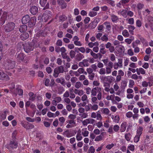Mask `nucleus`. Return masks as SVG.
<instances>
[{"label":"nucleus","instance_id":"nucleus-25","mask_svg":"<svg viewBox=\"0 0 153 153\" xmlns=\"http://www.w3.org/2000/svg\"><path fill=\"white\" fill-rule=\"evenodd\" d=\"M79 66L82 67L83 66L87 67L89 65L88 61L87 59H84L82 62H79Z\"/></svg>","mask_w":153,"mask_h":153},{"label":"nucleus","instance_id":"nucleus-52","mask_svg":"<svg viewBox=\"0 0 153 153\" xmlns=\"http://www.w3.org/2000/svg\"><path fill=\"white\" fill-rule=\"evenodd\" d=\"M95 125L99 128H100L103 126V123L101 120H100L99 121L97 122Z\"/></svg>","mask_w":153,"mask_h":153},{"label":"nucleus","instance_id":"nucleus-1","mask_svg":"<svg viewBox=\"0 0 153 153\" xmlns=\"http://www.w3.org/2000/svg\"><path fill=\"white\" fill-rule=\"evenodd\" d=\"M101 81L103 83V86L105 91L108 93L109 92L111 94L114 93L113 88L110 87V83L113 81V77L111 76H100V77Z\"/></svg>","mask_w":153,"mask_h":153},{"label":"nucleus","instance_id":"nucleus-53","mask_svg":"<svg viewBox=\"0 0 153 153\" xmlns=\"http://www.w3.org/2000/svg\"><path fill=\"white\" fill-rule=\"evenodd\" d=\"M136 25L137 27L140 28L142 25V22L140 20L137 19L136 21Z\"/></svg>","mask_w":153,"mask_h":153},{"label":"nucleus","instance_id":"nucleus-5","mask_svg":"<svg viewBox=\"0 0 153 153\" xmlns=\"http://www.w3.org/2000/svg\"><path fill=\"white\" fill-rule=\"evenodd\" d=\"M15 63L14 61L8 59L5 62L4 65L6 69H11L15 67Z\"/></svg>","mask_w":153,"mask_h":153},{"label":"nucleus","instance_id":"nucleus-64","mask_svg":"<svg viewBox=\"0 0 153 153\" xmlns=\"http://www.w3.org/2000/svg\"><path fill=\"white\" fill-rule=\"evenodd\" d=\"M140 137V136L136 134L134 139V142H138L139 140Z\"/></svg>","mask_w":153,"mask_h":153},{"label":"nucleus","instance_id":"nucleus-37","mask_svg":"<svg viewBox=\"0 0 153 153\" xmlns=\"http://www.w3.org/2000/svg\"><path fill=\"white\" fill-rule=\"evenodd\" d=\"M128 28L129 31L131 35L133 34L134 30L135 29V27L134 26L131 25H128Z\"/></svg>","mask_w":153,"mask_h":153},{"label":"nucleus","instance_id":"nucleus-16","mask_svg":"<svg viewBox=\"0 0 153 153\" xmlns=\"http://www.w3.org/2000/svg\"><path fill=\"white\" fill-rule=\"evenodd\" d=\"M34 47L29 44H27L24 45V49L25 51L27 53H29L33 50Z\"/></svg>","mask_w":153,"mask_h":153},{"label":"nucleus","instance_id":"nucleus-14","mask_svg":"<svg viewBox=\"0 0 153 153\" xmlns=\"http://www.w3.org/2000/svg\"><path fill=\"white\" fill-rule=\"evenodd\" d=\"M30 107L31 108L33 109V112L32 113H29L27 109H26V112L28 116L33 117L34 116L35 112L36 111V107L34 104H32L30 105Z\"/></svg>","mask_w":153,"mask_h":153},{"label":"nucleus","instance_id":"nucleus-2","mask_svg":"<svg viewBox=\"0 0 153 153\" xmlns=\"http://www.w3.org/2000/svg\"><path fill=\"white\" fill-rule=\"evenodd\" d=\"M103 25L105 26L106 29L108 31H105V33L101 38H111L112 36H110V35L111 33V32L110 31L111 29V26L110 25V22H106L103 23Z\"/></svg>","mask_w":153,"mask_h":153},{"label":"nucleus","instance_id":"nucleus-15","mask_svg":"<svg viewBox=\"0 0 153 153\" xmlns=\"http://www.w3.org/2000/svg\"><path fill=\"white\" fill-rule=\"evenodd\" d=\"M57 2L62 9H64L67 7V4L65 0H57Z\"/></svg>","mask_w":153,"mask_h":153},{"label":"nucleus","instance_id":"nucleus-60","mask_svg":"<svg viewBox=\"0 0 153 153\" xmlns=\"http://www.w3.org/2000/svg\"><path fill=\"white\" fill-rule=\"evenodd\" d=\"M144 6L143 4L139 3L137 4V7L138 9L140 10L144 7Z\"/></svg>","mask_w":153,"mask_h":153},{"label":"nucleus","instance_id":"nucleus-10","mask_svg":"<svg viewBox=\"0 0 153 153\" xmlns=\"http://www.w3.org/2000/svg\"><path fill=\"white\" fill-rule=\"evenodd\" d=\"M99 111L97 112V113L94 112H92L91 114V117L93 118H96L97 120H102V117Z\"/></svg>","mask_w":153,"mask_h":153},{"label":"nucleus","instance_id":"nucleus-33","mask_svg":"<svg viewBox=\"0 0 153 153\" xmlns=\"http://www.w3.org/2000/svg\"><path fill=\"white\" fill-rule=\"evenodd\" d=\"M6 116L7 114L6 111L1 112L0 113V119L1 120H5L6 118Z\"/></svg>","mask_w":153,"mask_h":153},{"label":"nucleus","instance_id":"nucleus-38","mask_svg":"<svg viewBox=\"0 0 153 153\" xmlns=\"http://www.w3.org/2000/svg\"><path fill=\"white\" fill-rule=\"evenodd\" d=\"M111 118L113 119V121L115 123H118L120 120V117L118 115H117L114 117V115H112Z\"/></svg>","mask_w":153,"mask_h":153},{"label":"nucleus","instance_id":"nucleus-32","mask_svg":"<svg viewBox=\"0 0 153 153\" xmlns=\"http://www.w3.org/2000/svg\"><path fill=\"white\" fill-rule=\"evenodd\" d=\"M103 132H102L100 134L97 136L95 137L94 141H99L102 140L103 137Z\"/></svg>","mask_w":153,"mask_h":153},{"label":"nucleus","instance_id":"nucleus-20","mask_svg":"<svg viewBox=\"0 0 153 153\" xmlns=\"http://www.w3.org/2000/svg\"><path fill=\"white\" fill-rule=\"evenodd\" d=\"M98 22L97 20L95 19L93 22H91L88 25V27L91 29L94 28L97 26Z\"/></svg>","mask_w":153,"mask_h":153},{"label":"nucleus","instance_id":"nucleus-55","mask_svg":"<svg viewBox=\"0 0 153 153\" xmlns=\"http://www.w3.org/2000/svg\"><path fill=\"white\" fill-rule=\"evenodd\" d=\"M151 11L148 9H146L143 12V15L146 16L149 15Z\"/></svg>","mask_w":153,"mask_h":153},{"label":"nucleus","instance_id":"nucleus-24","mask_svg":"<svg viewBox=\"0 0 153 153\" xmlns=\"http://www.w3.org/2000/svg\"><path fill=\"white\" fill-rule=\"evenodd\" d=\"M0 79L7 80L9 79L8 76L1 71H0Z\"/></svg>","mask_w":153,"mask_h":153},{"label":"nucleus","instance_id":"nucleus-51","mask_svg":"<svg viewBox=\"0 0 153 153\" xmlns=\"http://www.w3.org/2000/svg\"><path fill=\"white\" fill-rule=\"evenodd\" d=\"M115 97L114 94L109 95H108L106 97V99L108 100H113Z\"/></svg>","mask_w":153,"mask_h":153},{"label":"nucleus","instance_id":"nucleus-27","mask_svg":"<svg viewBox=\"0 0 153 153\" xmlns=\"http://www.w3.org/2000/svg\"><path fill=\"white\" fill-rule=\"evenodd\" d=\"M127 126V123L126 122H123L120 126V131L121 132L125 131L126 130Z\"/></svg>","mask_w":153,"mask_h":153},{"label":"nucleus","instance_id":"nucleus-58","mask_svg":"<svg viewBox=\"0 0 153 153\" xmlns=\"http://www.w3.org/2000/svg\"><path fill=\"white\" fill-rule=\"evenodd\" d=\"M47 0H40L39 4L42 7H44L47 3Z\"/></svg>","mask_w":153,"mask_h":153},{"label":"nucleus","instance_id":"nucleus-47","mask_svg":"<svg viewBox=\"0 0 153 153\" xmlns=\"http://www.w3.org/2000/svg\"><path fill=\"white\" fill-rule=\"evenodd\" d=\"M125 137L127 141H129L131 138V135L130 133H126L125 135Z\"/></svg>","mask_w":153,"mask_h":153},{"label":"nucleus","instance_id":"nucleus-59","mask_svg":"<svg viewBox=\"0 0 153 153\" xmlns=\"http://www.w3.org/2000/svg\"><path fill=\"white\" fill-rule=\"evenodd\" d=\"M59 120L60 122V125L61 126H62L65 121V118L63 117H61L59 118Z\"/></svg>","mask_w":153,"mask_h":153},{"label":"nucleus","instance_id":"nucleus-31","mask_svg":"<svg viewBox=\"0 0 153 153\" xmlns=\"http://www.w3.org/2000/svg\"><path fill=\"white\" fill-rule=\"evenodd\" d=\"M27 26L25 25H23L20 26L19 31L21 32L25 31L27 30Z\"/></svg>","mask_w":153,"mask_h":153},{"label":"nucleus","instance_id":"nucleus-39","mask_svg":"<svg viewBox=\"0 0 153 153\" xmlns=\"http://www.w3.org/2000/svg\"><path fill=\"white\" fill-rule=\"evenodd\" d=\"M127 10L123 9L121 11H120V14L124 18L127 17Z\"/></svg>","mask_w":153,"mask_h":153},{"label":"nucleus","instance_id":"nucleus-44","mask_svg":"<svg viewBox=\"0 0 153 153\" xmlns=\"http://www.w3.org/2000/svg\"><path fill=\"white\" fill-rule=\"evenodd\" d=\"M29 99L32 101H33L35 100V96L33 93L30 92L29 94Z\"/></svg>","mask_w":153,"mask_h":153},{"label":"nucleus","instance_id":"nucleus-9","mask_svg":"<svg viewBox=\"0 0 153 153\" xmlns=\"http://www.w3.org/2000/svg\"><path fill=\"white\" fill-rule=\"evenodd\" d=\"M53 99L52 102V104L54 105H56L57 103L60 102L61 101V98L60 97H57L55 94H53L52 97Z\"/></svg>","mask_w":153,"mask_h":153},{"label":"nucleus","instance_id":"nucleus-57","mask_svg":"<svg viewBox=\"0 0 153 153\" xmlns=\"http://www.w3.org/2000/svg\"><path fill=\"white\" fill-rule=\"evenodd\" d=\"M79 115L81 116V117L82 119L86 118L88 116V113H83L82 114H79Z\"/></svg>","mask_w":153,"mask_h":153},{"label":"nucleus","instance_id":"nucleus-12","mask_svg":"<svg viewBox=\"0 0 153 153\" xmlns=\"http://www.w3.org/2000/svg\"><path fill=\"white\" fill-rule=\"evenodd\" d=\"M68 124L66 126V128H68L75 127L76 125V120H68L67 121Z\"/></svg>","mask_w":153,"mask_h":153},{"label":"nucleus","instance_id":"nucleus-46","mask_svg":"<svg viewBox=\"0 0 153 153\" xmlns=\"http://www.w3.org/2000/svg\"><path fill=\"white\" fill-rule=\"evenodd\" d=\"M56 81L57 83H59L62 85H64L65 83V80L63 78H58L56 79Z\"/></svg>","mask_w":153,"mask_h":153},{"label":"nucleus","instance_id":"nucleus-29","mask_svg":"<svg viewBox=\"0 0 153 153\" xmlns=\"http://www.w3.org/2000/svg\"><path fill=\"white\" fill-rule=\"evenodd\" d=\"M111 18L112 22L113 23H117L119 20L118 17L114 14L111 15Z\"/></svg>","mask_w":153,"mask_h":153},{"label":"nucleus","instance_id":"nucleus-35","mask_svg":"<svg viewBox=\"0 0 153 153\" xmlns=\"http://www.w3.org/2000/svg\"><path fill=\"white\" fill-rule=\"evenodd\" d=\"M84 58V56L83 54L81 53H79L77 54L75 57L76 59V60L79 61L81 60Z\"/></svg>","mask_w":153,"mask_h":153},{"label":"nucleus","instance_id":"nucleus-45","mask_svg":"<svg viewBox=\"0 0 153 153\" xmlns=\"http://www.w3.org/2000/svg\"><path fill=\"white\" fill-rule=\"evenodd\" d=\"M83 85L79 81L76 82L75 84V87L77 89H79V88L82 87Z\"/></svg>","mask_w":153,"mask_h":153},{"label":"nucleus","instance_id":"nucleus-63","mask_svg":"<svg viewBox=\"0 0 153 153\" xmlns=\"http://www.w3.org/2000/svg\"><path fill=\"white\" fill-rule=\"evenodd\" d=\"M114 146V144L113 143L111 144H108L106 145L105 148L108 150L111 149Z\"/></svg>","mask_w":153,"mask_h":153},{"label":"nucleus","instance_id":"nucleus-6","mask_svg":"<svg viewBox=\"0 0 153 153\" xmlns=\"http://www.w3.org/2000/svg\"><path fill=\"white\" fill-rule=\"evenodd\" d=\"M15 26V24L13 22H8L4 25V30L6 32H10L14 29Z\"/></svg>","mask_w":153,"mask_h":153},{"label":"nucleus","instance_id":"nucleus-34","mask_svg":"<svg viewBox=\"0 0 153 153\" xmlns=\"http://www.w3.org/2000/svg\"><path fill=\"white\" fill-rule=\"evenodd\" d=\"M82 134L84 137H86L88 136L89 132L87 130L86 128L82 129Z\"/></svg>","mask_w":153,"mask_h":153},{"label":"nucleus","instance_id":"nucleus-41","mask_svg":"<svg viewBox=\"0 0 153 153\" xmlns=\"http://www.w3.org/2000/svg\"><path fill=\"white\" fill-rule=\"evenodd\" d=\"M143 130V128L142 126H140L138 127L137 130L136 134L141 136Z\"/></svg>","mask_w":153,"mask_h":153},{"label":"nucleus","instance_id":"nucleus-54","mask_svg":"<svg viewBox=\"0 0 153 153\" xmlns=\"http://www.w3.org/2000/svg\"><path fill=\"white\" fill-rule=\"evenodd\" d=\"M29 35L27 33L25 32L22 34L20 38H28Z\"/></svg>","mask_w":153,"mask_h":153},{"label":"nucleus","instance_id":"nucleus-19","mask_svg":"<svg viewBox=\"0 0 153 153\" xmlns=\"http://www.w3.org/2000/svg\"><path fill=\"white\" fill-rule=\"evenodd\" d=\"M23 93V90L18 87L16 88V89L14 91L13 94L15 96H16L17 94H18L19 96H22Z\"/></svg>","mask_w":153,"mask_h":153},{"label":"nucleus","instance_id":"nucleus-49","mask_svg":"<svg viewBox=\"0 0 153 153\" xmlns=\"http://www.w3.org/2000/svg\"><path fill=\"white\" fill-rule=\"evenodd\" d=\"M101 111L103 113L105 114H108L110 112L109 110L106 108H102L101 109Z\"/></svg>","mask_w":153,"mask_h":153},{"label":"nucleus","instance_id":"nucleus-7","mask_svg":"<svg viewBox=\"0 0 153 153\" xmlns=\"http://www.w3.org/2000/svg\"><path fill=\"white\" fill-rule=\"evenodd\" d=\"M153 25V17L152 16L148 17L147 20L145 22V27L148 28L149 26L150 27H152Z\"/></svg>","mask_w":153,"mask_h":153},{"label":"nucleus","instance_id":"nucleus-43","mask_svg":"<svg viewBox=\"0 0 153 153\" xmlns=\"http://www.w3.org/2000/svg\"><path fill=\"white\" fill-rule=\"evenodd\" d=\"M71 19H69L68 20V22H65L63 23V28L64 29L67 28L69 24H71Z\"/></svg>","mask_w":153,"mask_h":153},{"label":"nucleus","instance_id":"nucleus-11","mask_svg":"<svg viewBox=\"0 0 153 153\" xmlns=\"http://www.w3.org/2000/svg\"><path fill=\"white\" fill-rule=\"evenodd\" d=\"M123 66V60L122 59H118V62L114 63L113 67L114 69L117 70L119 68H121Z\"/></svg>","mask_w":153,"mask_h":153},{"label":"nucleus","instance_id":"nucleus-17","mask_svg":"<svg viewBox=\"0 0 153 153\" xmlns=\"http://www.w3.org/2000/svg\"><path fill=\"white\" fill-rule=\"evenodd\" d=\"M29 11L32 15H36L38 12V7L37 6H30L29 9Z\"/></svg>","mask_w":153,"mask_h":153},{"label":"nucleus","instance_id":"nucleus-4","mask_svg":"<svg viewBox=\"0 0 153 153\" xmlns=\"http://www.w3.org/2000/svg\"><path fill=\"white\" fill-rule=\"evenodd\" d=\"M51 12L48 10H46L42 15V21L44 22H46L51 18Z\"/></svg>","mask_w":153,"mask_h":153},{"label":"nucleus","instance_id":"nucleus-28","mask_svg":"<svg viewBox=\"0 0 153 153\" xmlns=\"http://www.w3.org/2000/svg\"><path fill=\"white\" fill-rule=\"evenodd\" d=\"M136 72L138 75H144L146 74V71L142 68H136Z\"/></svg>","mask_w":153,"mask_h":153},{"label":"nucleus","instance_id":"nucleus-18","mask_svg":"<svg viewBox=\"0 0 153 153\" xmlns=\"http://www.w3.org/2000/svg\"><path fill=\"white\" fill-rule=\"evenodd\" d=\"M30 20V17L29 15H26L23 17L22 22L23 24H26L29 22Z\"/></svg>","mask_w":153,"mask_h":153},{"label":"nucleus","instance_id":"nucleus-26","mask_svg":"<svg viewBox=\"0 0 153 153\" xmlns=\"http://www.w3.org/2000/svg\"><path fill=\"white\" fill-rule=\"evenodd\" d=\"M67 19V17L65 14H62L59 16L58 21L59 22H63Z\"/></svg>","mask_w":153,"mask_h":153},{"label":"nucleus","instance_id":"nucleus-23","mask_svg":"<svg viewBox=\"0 0 153 153\" xmlns=\"http://www.w3.org/2000/svg\"><path fill=\"white\" fill-rule=\"evenodd\" d=\"M9 146L13 149L16 148L17 147L18 143L16 140H14L10 141Z\"/></svg>","mask_w":153,"mask_h":153},{"label":"nucleus","instance_id":"nucleus-30","mask_svg":"<svg viewBox=\"0 0 153 153\" xmlns=\"http://www.w3.org/2000/svg\"><path fill=\"white\" fill-rule=\"evenodd\" d=\"M84 70V69L82 68H79L77 71L74 72L75 75L77 76H79L80 74H83Z\"/></svg>","mask_w":153,"mask_h":153},{"label":"nucleus","instance_id":"nucleus-22","mask_svg":"<svg viewBox=\"0 0 153 153\" xmlns=\"http://www.w3.org/2000/svg\"><path fill=\"white\" fill-rule=\"evenodd\" d=\"M36 21V17H33L30 19V21L29 23V26L30 27H33L35 25Z\"/></svg>","mask_w":153,"mask_h":153},{"label":"nucleus","instance_id":"nucleus-42","mask_svg":"<svg viewBox=\"0 0 153 153\" xmlns=\"http://www.w3.org/2000/svg\"><path fill=\"white\" fill-rule=\"evenodd\" d=\"M24 54L22 53H20L18 55L17 59L18 60L22 61L25 58Z\"/></svg>","mask_w":153,"mask_h":153},{"label":"nucleus","instance_id":"nucleus-61","mask_svg":"<svg viewBox=\"0 0 153 153\" xmlns=\"http://www.w3.org/2000/svg\"><path fill=\"white\" fill-rule=\"evenodd\" d=\"M103 25H99L97 27L98 30L101 32L103 31L104 28V26Z\"/></svg>","mask_w":153,"mask_h":153},{"label":"nucleus","instance_id":"nucleus-50","mask_svg":"<svg viewBox=\"0 0 153 153\" xmlns=\"http://www.w3.org/2000/svg\"><path fill=\"white\" fill-rule=\"evenodd\" d=\"M97 12L94 11H90L88 13V16L91 17H93L97 15Z\"/></svg>","mask_w":153,"mask_h":153},{"label":"nucleus","instance_id":"nucleus-56","mask_svg":"<svg viewBox=\"0 0 153 153\" xmlns=\"http://www.w3.org/2000/svg\"><path fill=\"white\" fill-rule=\"evenodd\" d=\"M122 34L125 37H127L129 36V34L127 30H124L122 32Z\"/></svg>","mask_w":153,"mask_h":153},{"label":"nucleus","instance_id":"nucleus-62","mask_svg":"<svg viewBox=\"0 0 153 153\" xmlns=\"http://www.w3.org/2000/svg\"><path fill=\"white\" fill-rule=\"evenodd\" d=\"M134 84L135 83L134 81L131 79L129 81L128 87L130 88H132Z\"/></svg>","mask_w":153,"mask_h":153},{"label":"nucleus","instance_id":"nucleus-13","mask_svg":"<svg viewBox=\"0 0 153 153\" xmlns=\"http://www.w3.org/2000/svg\"><path fill=\"white\" fill-rule=\"evenodd\" d=\"M95 121V120L90 118L87 119L83 120H81L82 125L84 126H87L89 124H93Z\"/></svg>","mask_w":153,"mask_h":153},{"label":"nucleus","instance_id":"nucleus-36","mask_svg":"<svg viewBox=\"0 0 153 153\" xmlns=\"http://www.w3.org/2000/svg\"><path fill=\"white\" fill-rule=\"evenodd\" d=\"M82 137L81 133L80 131H78L76 135V138L78 141H80L82 139Z\"/></svg>","mask_w":153,"mask_h":153},{"label":"nucleus","instance_id":"nucleus-21","mask_svg":"<svg viewBox=\"0 0 153 153\" xmlns=\"http://www.w3.org/2000/svg\"><path fill=\"white\" fill-rule=\"evenodd\" d=\"M7 13L4 12L2 15L0 19V24L1 25H3L5 23V21L7 19Z\"/></svg>","mask_w":153,"mask_h":153},{"label":"nucleus","instance_id":"nucleus-3","mask_svg":"<svg viewBox=\"0 0 153 153\" xmlns=\"http://www.w3.org/2000/svg\"><path fill=\"white\" fill-rule=\"evenodd\" d=\"M49 33L48 28L45 27L43 30H41L38 31L36 34V36L38 37H43L47 36Z\"/></svg>","mask_w":153,"mask_h":153},{"label":"nucleus","instance_id":"nucleus-40","mask_svg":"<svg viewBox=\"0 0 153 153\" xmlns=\"http://www.w3.org/2000/svg\"><path fill=\"white\" fill-rule=\"evenodd\" d=\"M104 1L106 3L110 4L113 7H114L115 5L114 1L112 0H104Z\"/></svg>","mask_w":153,"mask_h":153},{"label":"nucleus","instance_id":"nucleus-8","mask_svg":"<svg viewBox=\"0 0 153 153\" xmlns=\"http://www.w3.org/2000/svg\"><path fill=\"white\" fill-rule=\"evenodd\" d=\"M64 71L63 67L62 66H60L55 68L54 70L53 76L55 77H57L59 73H63Z\"/></svg>","mask_w":153,"mask_h":153},{"label":"nucleus","instance_id":"nucleus-48","mask_svg":"<svg viewBox=\"0 0 153 153\" xmlns=\"http://www.w3.org/2000/svg\"><path fill=\"white\" fill-rule=\"evenodd\" d=\"M34 126L32 124L27 122L25 128L26 129H30L33 128H34Z\"/></svg>","mask_w":153,"mask_h":153}]
</instances>
